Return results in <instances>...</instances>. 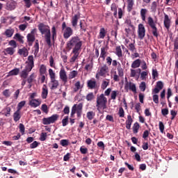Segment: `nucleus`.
Segmentation results:
<instances>
[{"mask_svg": "<svg viewBox=\"0 0 178 178\" xmlns=\"http://www.w3.org/2000/svg\"><path fill=\"white\" fill-rule=\"evenodd\" d=\"M26 63V65L25 67L33 70V67H34V56L33 55L28 56V61Z\"/></svg>", "mask_w": 178, "mask_h": 178, "instance_id": "12", "label": "nucleus"}, {"mask_svg": "<svg viewBox=\"0 0 178 178\" xmlns=\"http://www.w3.org/2000/svg\"><path fill=\"white\" fill-rule=\"evenodd\" d=\"M159 127L161 133H163V131L165 130V125L163 124V122L160 121L159 123Z\"/></svg>", "mask_w": 178, "mask_h": 178, "instance_id": "55", "label": "nucleus"}, {"mask_svg": "<svg viewBox=\"0 0 178 178\" xmlns=\"http://www.w3.org/2000/svg\"><path fill=\"white\" fill-rule=\"evenodd\" d=\"M147 76H148V72L143 71L140 73V79L141 80H145L147 79Z\"/></svg>", "mask_w": 178, "mask_h": 178, "instance_id": "53", "label": "nucleus"}, {"mask_svg": "<svg viewBox=\"0 0 178 178\" xmlns=\"http://www.w3.org/2000/svg\"><path fill=\"white\" fill-rule=\"evenodd\" d=\"M24 2L26 8H29L31 7V0H24Z\"/></svg>", "mask_w": 178, "mask_h": 178, "instance_id": "62", "label": "nucleus"}, {"mask_svg": "<svg viewBox=\"0 0 178 178\" xmlns=\"http://www.w3.org/2000/svg\"><path fill=\"white\" fill-rule=\"evenodd\" d=\"M26 105V101H22L20 102L18 105H17V110L18 111H22V108Z\"/></svg>", "mask_w": 178, "mask_h": 178, "instance_id": "52", "label": "nucleus"}, {"mask_svg": "<svg viewBox=\"0 0 178 178\" xmlns=\"http://www.w3.org/2000/svg\"><path fill=\"white\" fill-rule=\"evenodd\" d=\"M29 47L33 46V42L35 41V35L28 33L26 35Z\"/></svg>", "mask_w": 178, "mask_h": 178, "instance_id": "16", "label": "nucleus"}, {"mask_svg": "<svg viewBox=\"0 0 178 178\" xmlns=\"http://www.w3.org/2000/svg\"><path fill=\"white\" fill-rule=\"evenodd\" d=\"M29 105L33 108H37V106H40V105H41V102L38 99H31L29 102Z\"/></svg>", "mask_w": 178, "mask_h": 178, "instance_id": "23", "label": "nucleus"}, {"mask_svg": "<svg viewBox=\"0 0 178 178\" xmlns=\"http://www.w3.org/2000/svg\"><path fill=\"white\" fill-rule=\"evenodd\" d=\"M147 24L152 29V34L156 38H158L159 35V32L158 31V28H156V24L154 21V18L149 16L147 17Z\"/></svg>", "mask_w": 178, "mask_h": 178, "instance_id": "5", "label": "nucleus"}, {"mask_svg": "<svg viewBox=\"0 0 178 178\" xmlns=\"http://www.w3.org/2000/svg\"><path fill=\"white\" fill-rule=\"evenodd\" d=\"M83 41L80 40L79 36H72L70 40L67 42L65 49L67 51H81Z\"/></svg>", "mask_w": 178, "mask_h": 178, "instance_id": "1", "label": "nucleus"}, {"mask_svg": "<svg viewBox=\"0 0 178 178\" xmlns=\"http://www.w3.org/2000/svg\"><path fill=\"white\" fill-rule=\"evenodd\" d=\"M61 29L63 38H65V40H68V38H70V37L73 35V29L70 26H67V25H66V22H63Z\"/></svg>", "mask_w": 178, "mask_h": 178, "instance_id": "4", "label": "nucleus"}, {"mask_svg": "<svg viewBox=\"0 0 178 178\" xmlns=\"http://www.w3.org/2000/svg\"><path fill=\"white\" fill-rule=\"evenodd\" d=\"M59 76L63 83L66 84V83H67V74H66V70H65V68L60 69Z\"/></svg>", "mask_w": 178, "mask_h": 178, "instance_id": "9", "label": "nucleus"}, {"mask_svg": "<svg viewBox=\"0 0 178 178\" xmlns=\"http://www.w3.org/2000/svg\"><path fill=\"white\" fill-rule=\"evenodd\" d=\"M19 55H21L22 56H24V58H26L29 56V50L26 47H23L22 49H19L18 50Z\"/></svg>", "mask_w": 178, "mask_h": 178, "instance_id": "20", "label": "nucleus"}, {"mask_svg": "<svg viewBox=\"0 0 178 178\" xmlns=\"http://www.w3.org/2000/svg\"><path fill=\"white\" fill-rule=\"evenodd\" d=\"M15 49L13 47H8L4 49V55H13L15 54Z\"/></svg>", "mask_w": 178, "mask_h": 178, "instance_id": "27", "label": "nucleus"}, {"mask_svg": "<svg viewBox=\"0 0 178 178\" xmlns=\"http://www.w3.org/2000/svg\"><path fill=\"white\" fill-rule=\"evenodd\" d=\"M94 98H95V96L94 95V92H89L87 95H86V100L91 102L92 101V99H94Z\"/></svg>", "mask_w": 178, "mask_h": 178, "instance_id": "39", "label": "nucleus"}, {"mask_svg": "<svg viewBox=\"0 0 178 178\" xmlns=\"http://www.w3.org/2000/svg\"><path fill=\"white\" fill-rule=\"evenodd\" d=\"M152 77L153 79H156V77H158V76H159V74H158V70H156V69H153L152 71Z\"/></svg>", "mask_w": 178, "mask_h": 178, "instance_id": "54", "label": "nucleus"}, {"mask_svg": "<svg viewBox=\"0 0 178 178\" xmlns=\"http://www.w3.org/2000/svg\"><path fill=\"white\" fill-rule=\"evenodd\" d=\"M62 124L63 127H65V126H67V124H69V116H65L62 120Z\"/></svg>", "mask_w": 178, "mask_h": 178, "instance_id": "43", "label": "nucleus"}, {"mask_svg": "<svg viewBox=\"0 0 178 178\" xmlns=\"http://www.w3.org/2000/svg\"><path fill=\"white\" fill-rule=\"evenodd\" d=\"M49 87L50 90H56L59 87V81L56 79H50L49 83Z\"/></svg>", "mask_w": 178, "mask_h": 178, "instance_id": "10", "label": "nucleus"}, {"mask_svg": "<svg viewBox=\"0 0 178 178\" xmlns=\"http://www.w3.org/2000/svg\"><path fill=\"white\" fill-rule=\"evenodd\" d=\"M22 115H20V110H17L13 114V119L15 122H19Z\"/></svg>", "mask_w": 178, "mask_h": 178, "instance_id": "28", "label": "nucleus"}, {"mask_svg": "<svg viewBox=\"0 0 178 178\" xmlns=\"http://www.w3.org/2000/svg\"><path fill=\"white\" fill-rule=\"evenodd\" d=\"M138 38L140 40H144V37H145V26L144 24H139L138 26Z\"/></svg>", "mask_w": 178, "mask_h": 178, "instance_id": "7", "label": "nucleus"}, {"mask_svg": "<svg viewBox=\"0 0 178 178\" xmlns=\"http://www.w3.org/2000/svg\"><path fill=\"white\" fill-rule=\"evenodd\" d=\"M51 37L53 41H55V39L56 38V28L55 26L51 28Z\"/></svg>", "mask_w": 178, "mask_h": 178, "instance_id": "42", "label": "nucleus"}, {"mask_svg": "<svg viewBox=\"0 0 178 178\" xmlns=\"http://www.w3.org/2000/svg\"><path fill=\"white\" fill-rule=\"evenodd\" d=\"M135 41L134 43H131L127 46L128 49L131 51V52H137V49L136 48V45H134Z\"/></svg>", "mask_w": 178, "mask_h": 178, "instance_id": "37", "label": "nucleus"}, {"mask_svg": "<svg viewBox=\"0 0 178 178\" xmlns=\"http://www.w3.org/2000/svg\"><path fill=\"white\" fill-rule=\"evenodd\" d=\"M34 48H35L34 55L35 56H37V55L38 54V51H40V44L38 43V40H35Z\"/></svg>", "mask_w": 178, "mask_h": 178, "instance_id": "33", "label": "nucleus"}, {"mask_svg": "<svg viewBox=\"0 0 178 178\" xmlns=\"http://www.w3.org/2000/svg\"><path fill=\"white\" fill-rule=\"evenodd\" d=\"M25 129L26 128L24 127V124L20 123L19 124V131H20L21 134H22V136H23V134H24Z\"/></svg>", "mask_w": 178, "mask_h": 178, "instance_id": "60", "label": "nucleus"}, {"mask_svg": "<svg viewBox=\"0 0 178 178\" xmlns=\"http://www.w3.org/2000/svg\"><path fill=\"white\" fill-rule=\"evenodd\" d=\"M41 97L42 99H47L48 97V86L47 85H43L42 88V94Z\"/></svg>", "mask_w": 178, "mask_h": 178, "instance_id": "17", "label": "nucleus"}, {"mask_svg": "<svg viewBox=\"0 0 178 178\" xmlns=\"http://www.w3.org/2000/svg\"><path fill=\"white\" fill-rule=\"evenodd\" d=\"M19 72H20V70L19 68H15L10 71L8 74L9 76H17V74H19Z\"/></svg>", "mask_w": 178, "mask_h": 178, "instance_id": "36", "label": "nucleus"}, {"mask_svg": "<svg viewBox=\"0 0 178 178\" xmlns=\"http://www.w3.org/2000/svg\"><path fill=\"white\" fill-rule=\"evenodd\" d=\"M34 79H35V74L34 73H32L29 77L26 79L27 83H29V84H31V83H33V81H34Z\"/></svg>", "mask_w": 178, "mask_h": 178, "instance_id": "41", "label": "nucleus"}, {"mask_svg": "<svg viewBox=\"0 0 178 178\" xmlns=\"http://www.w3.org/2000/svg\"><path fill=\"white\" fill-rule=\"evenodd\" d=\"M9 45H10V47H13V48L15 49V48L17 47V44H16V41H15L14 40H12L9 42Z\"/></svg>", "mask_w": 178, "mask_h": 178, "instance_id": "61", "label": "nucleus"}, {"mask_svg": "<svg viewBox=\"0 0 178 178\" xmlns=\"http://www.w3.org/2000/svg\"><path fill=\"white\" fill-rule=\"evenodd\" d=\"M60 143L62 147H67V145H69V140L66 139H63L60 140Z\"/></svg>", "mask_w": 178, "mask_h": 178, "instance_id": "50", "label": "nucleus"}, {"mask_svg": "<svg viewBox=\"0 0 178 178\" xmlns=\"http://www.w3.org/2000/svg\"><path fill=\"white\" fill-rule=\"evenodd\" d=\"M47 137H48V135L47 134L46 132H42L40 134V137L39 138V140L40 141H45V140H47Z\"/></svg>", "mask_w": 178, "mask_h": 178, "instance_id": "45", "label": "nucleus"}, {"mask_svg": "<svg viewBox=\"0 0 178 178\" xmlns=\"http://www.w3.org/2000/svg\"><path fill=\"white\" fill-rule=\"evenodd\" d=\"M47 73V67L44 65H40V74H45Z\"/></svg>", "mask_w": 178, "mask_h": 178, "instance_id": "44", "label": "nucleus"}, {"mask_svg": "<svg viewBox=\"0 0 178 178\" xmlns=\"http://www.w3.org/2000/svg\"><path fill=\"white\" fill-rule=\"evenodd\" d=\"M133 123V118H131V115H127V120L125 122L126 128L127 130H130L131 129V124Z\"/></svg>", "mask_w": 178, "mask_h": 178, "instance_id": "19", "label": "nucleus"}, {"mask_svg": "<svg viewBox=\"0 0 178 178\" xmlns=\"http://www.w3.org/2000/svg\"><path fill=\"white\" fill-rule=\"evenodd\" d=\"M80 50H72V54H74L72 57L70 58V63H74L76 60L79 58V55H80Z\"/></svg>", "mask_w": 178, "mask_h": 178, "instance_id": "15", "label": "nucleus"}, {"mask_svg": "<svg viewBox=\"0 0 178 178\" xmlns=\"http://www.w3.org/2000/svg\"><path fill=\"white\" fill-rule=\"evenodd\" d=\"M140 66H141V60L138 58L133 61L131 67H132V69H137V67H140Z\"/></svg>", "mask_w": 178, "mask_h": 178, "instance_id": "25", "label": "nucleus"}, {"mask_svg": "<svg viewBox=\"0 0 178 178\" xmlns=\"http://www.w3.org/2000/svg\"><path fill=\"white\" fill-rule=\"evenodd\" d=\"M38 30L41 34L44 35L45 42L49 47H52L51 43V29L49 26L45 25L44 23H40L38 25Z\"/></svg>", "mask_w": 178, "mask_h": 178, "instance_id": "2", "label": "nucleus"}, {"mask_svg": "<svg viewBox=\"0 0 178 178\" xmlns=\"http://www.w3.org/2000/svg\"><path fill=\"white\" fill-rule=\"evenodd\" d=\"M139 129H140V124H138V122H136L133 127V131L134 134H137V133H138Z\"/></svg>", "mask_w": 178, "mask_h": 178, "instance_id": "40", "label": "nucleus"}, {"mask_svg": "<svg viewBox=\"0 0 178 178\" xmlns=\"http://www.w3.org/2000/svg\"><path fill=\"white\" fill-rule=\"evenodd\" d=\"M132 82H129L127 80L125 81L124 84V90L127 92H129V90L130 89V86H131Z\"/></svg>", "mask_w": 178, "mask_h": 178, "instance_id": "46", "label": "nucleus"}, {"mask_svg": "<svg viewBox=\"0 0 178 178\" xmlns=\"http://www.w3.org/2000/svg\"><path fill=\"white\" fill-rule=\"evenodd\" d=\"M49 65H50L51 67L55 68V63L54 60V57H52V56H51L49 58Z\"/></svg>", "mask_w": 178, "mask_h": 178, "instance_id": "63", "label": "nucleus"}, {"mask_svg": "<svg viewBox=\"0 0 178 178\" xmlns=\"http://www.w3.org/2000/svg\"><path fill=\"white\" fill-rule=\"evenodd\" d=\"M148 13V10L147 8H142L140 10V17L143 22H145L147 19V14Z\"/></svg>", "mask_w": 178, "mask_h": 178, "instance_id": "24", "label": "nucleus"}, {"mask_svg": "<svg viewBox=\"0 0 178 178\" xmlns=\"http://www.w3.org/2000/svg\"><path fill=\"white\" fill-rule=\"evenodd\" d=\"M115 55L118 58H123V51H122V47L120 46H117L115 47Z\"/></svg>", "mask_w": 178, "mask_h": 178, "instance_id": "26", "label": "nucleus"}, {"mask_svg": "<svg viewBox=\"0 0 178 178\" xmlns=\"http://www.w3.org/2000/svg\"><path fill=\"white\" fill-rule=\"evenodd\" d=\"M106 48L105 47H102L101 48V53H100V56L99 58H103V60H105V58H106Z\"/></svg>", "mask_w": 178, "mask_h": 178, "instance_id": "30", "label": "nucleus"}, {"mask_svg": "<svg viewBox=\"0 0 178 178\" xmlns=\"http://www.w3.org/2000/svg\"><path fill=\"white\" fill-rule=\"evenodd\" d=\"M17 5V3L15 1L7 3V10H15V9H16Z\"/></svg>", "mask_w": 178, "mask_h": 178, "instance_id": "22", "label": "nucleus"}, {"mask_svg": "<svg viewBox=\"0 0 178 178\" xmlns=\"http://www.w3.org/2000/svg\"><path fill=\"white\" fill-rule=\"evenodd\" d=\"M139 88L140 91H145V89L147 88V85L145 84V82H141Z\"/></svg>", "mask_w": 178, "mask_h": 178, "instance_id": "49", "label": "nucleus"}, {"mask_svg": "<svg viewBox=\"0 0 178 178\" xmlns=\"http://www.w3.org/2000/svg\"><path fill=\"white\" fill-rule=\"evenodd\" d=\"M77 74H79V72L76 70H73L70 72L68 75L69 80H72V79H74L77 76Z\"/></svg>", "mask_w": 178, "mask_h": 178, "instance_id": "35", "label": "nucleus"}, {"mask_svg": "<svg viewBox=\"0 0 178 178\" xmlns=\"http://www.w3.org/2000/svg\"><path fill=\"white\" fill-rule=\"evenodd\" d=\"M41 109H42V112H44V113H48V112H49L48 106H47V104H42L41 106Z\"/></svg>", "mask_w": 178, "mask_h": 178, "instance_id": "58", "label": "nucleus"}, {"mask_svg": "<svg viewBox=\"0 0 178 178\" xmlns=\"http://www.w3.org/2000/svg\"><path fill=\"white\" fill-rule=\"evenodd\" d=\"M106 102H108V99L104 94L97 96L96 101L97 110L99 112L101 109H106Z\"/></svg>", "mask_w": 178, "mask_h": 178, "instance_id": "3", "label": "nucleus"}, {"mask_svg": "<svg viewBox=\"0 0 178 178\" xmlns=\"http://www.w3.org/2000/svg\"><path fill=\"white\" fill-rule=\"evenodd\" d=\"M14 33L15 29L10 28L5 31V35H6V37L10 38L12 37V35H13Z\"/></svg>", "mask_w": 178, "mask_h": 178, "instance_id": "31", "label": "nucleus"}, {"mask_svg": "<svg viewBox=\"0 0 178 178\" xmlns=\"http://www.w3.org/2000/svg\"><path fill=\"white\" fill-rule=\"evenodd\" d=\"M82 111H83V104L80 103L78 105L76 104V113L78 118L81 117Z\"/></svg>", "mask_w": 178, "mask_h": 178, "instance_id": "21", "label": "nucleus"}, {"mask_svg": "<svg viewBox=\"0 0 178 178\" xmlns=\"http://www.w3.org/2000/svg\"><path fill=\"white\" fill-rule=\"evenodd\" d=\"M129 90L132 91V92H137V88L136 87V84L131 83V86H129Z\"/></svg>", "mask_w": 178, "mask_h": 178, "instance_id": "51", "label": "nucleus"}, {"mask_svg": "<svg viewBox=\"0 0 178 178\" xmlns=\"http://www.w3.org/2000/svg\"><path fill=\"white\" fill-rule=\"evenodd\" d=\"M33 70L31 68H29V67H26L25 68L20 72V77L21 79H27L29 76V72Z\"/></svg>", "mask_w": 178, "mask_h": 178, "instance_id": "13", "label": "nucleus"}, {"mask_svg": "<svg viewBox=\"0 0 178 178\" xmlns=\"http://www.w3.org/2000/svg\"><path fill=\"white\" fill-rule=\"evenodd\" d=\"M59 120V115L54 114L50 117L44 118L42 119V124L48 125L52 124Z\"/></svg>", "mask_w": 178, "mask_h": 178, "instance_id": "6", "label": "nucleus"}, {"mask_svg": "<svg viewBox=\"0 0 178 178\" xmlns=\"http://www.w3.org/2000/svg\"><path fill=\"white\" fill-rule=\"evenodd\" d=\"M118 94H119V92L118 90H113L111 95V99H116V97H118Z\"/></svg>", "mask_w": 178, "mask_h": 178, "instance_id": "48", "label": "nucleus"}, {"mask_svg": "<svg viewBox=\"0 0 178 178\" xmlns=\"http://www.w3.org/2000/svg\"><path fill=\"white\" fill-rule=\"evenodd\" d=\"M74 115H76V104H74V106L72 108L71 111V118H74Z\"/></svg>", "mask_w": 178, "mask_h": 178, "instance_id": "59", "label": "nucleus"}, {"mask_svg": "<svg viewBox=\"0 0 178 178\" xmlns=\"http://www.w3.org/2000/svg\"><path fill=\"white\" fill-rule=\"evenodd\" d=\"M79 19H80V15L76 14L72 18V27H77V23L79 22Z\"/></svg>", "mask_w": 178, "mask_h": 178, "instance_id": "18", "label": "nucleus"}, {"mask_svg": "<svg viewBox=\"0 0 178 178\" xmlns=\"http://www.w3.org/2000/svg\"><path fill=\"white\" fill-rule=\"evenodd\" d=\"M118 115L120 118H124V110L122 107H120L119 109Z\"/></svg>", "mask_w": 178, "mask_h": 178, "instance_id": "57", "label": "nucleus"}, {"mask_svg": "<svg viewBox=\"0 0 178 178\" xmlns=\"http://www.w3.org/2000/svg\"><path fill=\"white\" fill-rule=\"evenodd\" d=\"M156 87L160 90H162L163 88V82L161 81H157Z\"/></svg>", "mask_w": 178, "mask_h": 178, "instance_id": "56", "label": "nucleus"}, {"mask_svg": "<svg viewBox=\"0 0 178 178\" xmlns=\"http://www.w3.org/2000/svg\"><path fill=\"white\" fill-rule=\"evenodd\" d=\"M75 88H74V92H77V90L80 89L81 85H80V81H77L75 84Z\"/></svg>", "mask_w": 178, "mask_h": 178, "instance_id": "64", "label": "nucleus"}, {"mask_svg": "<svg viewBox=\"0 0 178 178\" xmlns=\"http://www.w3.org/2000/svg\"><path fill=\"white\" fill-rule=\"evenodd\" d=\"M49 76L50 77V80H55L56 79V74L54 72V70L49 69Z\"/></svg>", "mask_w": 178, "mask_h": 178, "instance_id": "34", "label": "nucleus"}, {"mask_svg": "<svg viewBox=\"0 0 178 178\" xmlns=\"http://www.w3.org/2000/svg\"><path fill=\"white\" fill-rule=\"evenodd\" d=\"M158 7V4L156 3V1H153L152 3V6H151V10L152 12H156V8Z\"/></svg>", "mask_w": 178, "mask_h": 178, "instance_id": "47", "label": "nucleus"}, {"mask_svg": "<svg viewBox=\"0 0 178 178\" xmlns=\"http://www.w3.org/2000/svg\"><path fill=\"white\" fill-rule=\"evenodd\" d=\"M106 35V31H105L104 28L100 29L99 33V38H102L104 40L105 36Z\"/></svg>", "mask_w": 178, "mask_h": 178, "instance_id": "32", "label": "nucleus"}, {"mask_svg": "<svg viewBox=\"0 0 178 178\" xmlns=\"http://www.w3.org/2000/svg\"><path fill=\"white\" fill-rule=\"evenodd\" d=\"M170 23H171V21L169 19V15L164 14L163 24H164V27H165L167 30H169L170 29Z\"/></svg>", "mask_w": 178, "mask_h": 178, "instance_id": "14", "label": "nucleus"}, {"mask_svg": "<svg viewBox=\"0 0 178 178\" xmlns=\"http://www.w3.org/2000/svg\"><path fill=\"white\" fill-rule=\"evenodd\" d=\"M24 38V37L22 36V35H20V33H16L14 35V39L17 40V41H19V42H20L21 44H24V40H23Z\"/></svg>", "mask_w": 178, "mask_h": 178, "instance_id": "29", "label": "nucleus"}, {"mask_svg": "<svg viewBox=\"0 0 178 178\" xmlns=\"http://www.w3.org/2000/svg\"><path fill=\"white\" fill-rule=\"evenodd\" d=\"M87 87L90 90H95L98 88V84H97V81L95 79H90L87 81Z\"/></svg>", "mask_w": 178, "mask_h": 178, "instance_id": "8", "label": "nucleus"}, {"mask_svg": "<svg viewBox=\"0 0 178 178\" xmlns=\"http://www.w3.org/2000/svg\"><path fill=\"white\" fill-rule=\"evenodd\" d=\"M86 116L88 120H92L94 119V116H95V113H94V111H89L87 113Z\"/></svg>", "mask_w": 178, "mask_h": 178, "instance_id": "38", "label": "nucleus"}, {"mask_svg": "<svg viewBox=\"0 0 178 178\" xmlns=\"http://www.w3.org/2000/svg\"><path fill=\"white\" fill-rule=\"evenodd\" d=\"M109 70V67H108V65H104L99 70V76L102 77H105L106 74L108 73Z\"/></svg>", "mask_w": 178, "mask_h": 178, "instance_id": "11", "label": "nucleus"}]
</instances>
